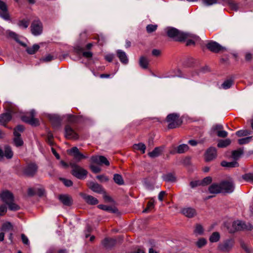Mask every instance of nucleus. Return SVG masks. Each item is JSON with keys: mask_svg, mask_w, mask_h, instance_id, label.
Masks as SVG:
<instances>
[{"mask_svg": "<svg viewBox=\"0 0 253 253\" xmlns=\"http://www.w3.org/2000/svg\"><path fill=\"white\" fill-rule=\"evenodd\" d=\"M65 135L67 138L76 139L78 135L74 129L69 126H66L65 128Z\"/></svg>", "mask_w": 253, "mask_h": 253, "instance_id": "obj_15", "label": "nucleus"}, {"mask_svg": "<svg viewBox=\"0 0 253 253\" xmlns=\"http://www.w3.org/2000/svg\"><path fill=\"white\" fill-rule=\"evenodd\" d=\"M207 47L211 51L214 52H218L223 49V47L215 42H209L207 44Z\"/></svg>", "mask_w": 253, "mask_h": 253, "instance_id": "obj_19", "label": "nucleus"}, {"mask_svg": "<svg viewBox=\"0 0 253 253\" xmlns=\"http://www.w3.org/2000/svg\"><path fill=\"white\" fill-rule=\"evenodd\" d=\"M233 229L230 232H234L236 231L241 230H251L253 228L250 223L246 224L244 222L241 220L234 221L232 223Z\"/></svg>", "mask_w": 253, "mask_h": 253, "instance_id": "obj_6", "label": "nucleus"}, {"mask_svg": "<svg viewBox=\"0 0 253 253\" xmlns=\"http://www.w3.org/2000/svg\"><path fill=\"white\" fill-rule=\"evenodd\" d=\"M234 244V240L232 239H228L218 245V249L220 251L224 252H227L230 251L233 248Z\"/></svg>", "mask_w": 253, "mask_h": 253, "instance_id": "obj_8", "label": "nucleus"}, {"mask_svg": "<svg viewBox=\"0 0 253 253\" xmlns=\"http://www.w3.org/2000/svg\"><path fill=\"white\" fill-rule=\"evenodd\" d=\"M252 139V136L247 137L245 138L239 139L238 140V143L240 145L245 144L250 142Z\"/></svg>", "mask_w": 253, "mask_h": 253, "instance_id": "obj_50", "label": "nucleus"}, {"mask_svg": "<svg viewBox=\"0 0 253 253\" xmlns=\"http://www.w3.org/2000/svg\"><path fill=\"white\" fill-rule=\"evenodd\" d=\"M233 84V81L232 80H227L224 81L221 84L223 89H226L231 87Z\"/></svg>", "mask_w": 253, "mask_h": 253, "instance_id": "obj_45", "label": "nucleus"}, {"mask_svg": "<svg viewBox=\"0 0 253 253\" xmlns=\"http://www.w3.org/2000/svg\"><path fill=\"white\" fill-rule=\"evenodd\" d=\"M14 138L13 141L16 146L19 147L23 145V141L20 137V134L16 131H14Z\"/></svg>", "mask_w": 253, "mask_h": 253, "instance_id": "obj_24", "label": "nucleus"}, {"mask_svg": "<svg viewBox=\"0 0 253 253\" xmlns=\"http://www.w3.org/2000/svg\"><path fill=\"white\" fill-rule=\"evenodd\" d=\"M208 191L210 194H213L214 195L209 196L207 199L212 198L215 195L217 194L220 193H222L220 183H212L209 187Z\"/></svg>", "mask_w": 253, "mask_h": 253, "instance_id": "obj_11", "label": "nucleus"}, {"mask_svg": "<svg viewBox=\"0 0 253 253\" xmlns=\"http://www.w3.org/2000/svg\"><path fill=\"white\" fill-rule=\"evenodd\" d=\"M81 196L84 200L85 202L88 204L95 205L98 203V200L91 195H89L86 194H82Z\"/></svg>", "mask_w": 253, "mask_h": 253, "instance_id": "obj_20", "label": "nucleus"}, {"mask_svg": "<svg viewBox=\"0 0 253 253\" xmlns=\"http://www.w3.org/2000/svg\"><path fill=\"white\" fill-rule=\"evenodd\" d=\"M7 211V207L4 205H1L0 206V215H3Z\"/></svg>", "mask_w": 253, "mask_h": 253, "instance_id": "obj_58", "label": "nucleus"}, {"mask_svg": "<svg viewBox=\"0 0 253 253\" xmlns=\"http://www.w3.org/2000/svg\"><path fill=\"white\" fill-rule=\"evenodd\" d=\"M6 112L0 115V125L6 126V124L11 119V114L15 112L16 107L9 102H6L4 104Z\"/></svg>", "mask_w": 253, "mask_h": 253, "instance_id": "obj_2", "label": "nucleus"}, {"mask_svg": "<svg viewBox=\"0 0 253 253\" xmlns=\"http://www.w3.org/2000/svg\"><path fill=\"white\" fill-rule=\"evenodd\" d=\"M74 156V158L75 159H76L78 161H80L82 159L86 158L87 157L84 155L83 154L81 153L80 152L78 154H77L75 155Z\"/></svg>", "mask_w": 253, "mask_h": 253, "instance_id": "obj_53", "label": "nucleus"}, {"mask_svg": "<svg viewBox=\"0 0 253 253\" xmlns=\"http://www.w3.org/2000/svg\"><path fill=\"white\" fill-rule=\"evenodd\" d=\"M99 209L104 211H108L110 212L115 213L117 211V210L110 206H107L104 205H99L98 206Z\"/></svg>", "mask_w": 253, "mask_h": 253, "instance_id": "obj_30", "label": "nucleus"}, {"mask_svg": "<svg viewBox=\"0 0 253 253\" xmlns=\"http://www.w3.org/2000/svg\"><path fill=\"white\" fill-rule=\"evenodd\" d=\"M189 147L187 144H183L177 147V152L179 154L183 153L187 151Z\"/></svg>", "mask_w": 253, "mask_h": 253, "instance_id": "obj_41", "label": "nucleus"}, {"mask_svg": "<svg viewBox=\"0 0 253 253\" xmlns=\"http://www.w3.org/2000/svg\"><path fill=\"white\" fill-rule=\"evenodd\" d=\"M75 51L77 54H80L83 53V55L87 58H91L92 56V53L90 51H83V49L80 47H77L75 48Z\"/></svg>", "mask_w": 253, "mask_h": 253, "instance_id": "obj_27", "label": "nucleus"}, {"mask_svg": "<svg viewBox=\"0 0 253 253\" xmlns=\"http://www.w3.org/2000/svg\"><path fill=\"white\" fill-rule=\"evenodd\" d=\"M70 152L73 155V156H74L75 155L80 153V151L79 150V149L77 147H73L70 150Z\"/></svg>", "mask_w": 253, "mask_h": 253, "instance_id": "obj_62", "label": "nucleus"}, {"mask_svg": "<svg viewBox=\"0 0 253 253\" xmlns=\"http://www.w3.org/2000/svg\"><path fill=\"white\" fill-rule=\"evenodd\" d=\"M207 243V241L206 239L201 238L198 240L196 242V245L199 248H201L205 246Z\"/></svg>", "mask_w": 253, "mask_h": 253, "instance_id": "obj_44", "label": "nucleus"}, {"mask_svg": "<svg viewBox=\"0 0 253 253\" xmlns=\"http://www.w3.org/2000/svg\"><path fill=\"white\" fill-rule=\"evenodd\" d=\"M59 199L64 205L67 206H70L73 203L72 198L67 195H60Z\"/></svg>", "mask_w": 253, "mask_h": 253, "instance_id": "obj_21", "label": "nucleus"}, {"mask_svg": "<svg viewBox=\"0 0 253 253\" xmlns=\"http://www.w3.org/2000/svg\"><path fill=\"white\" fill-rule=\"evenodd\" d=\"M216 157V149L214 147L209 148L205 154V160L207 162L212 161Z\"/></svg>", "mask_w": 253, "mask_h": 253, "instance_id": "obj_14", "label": "nucleus"}, {"mask_svg": "<svg viewBox=\"0 0 253 253\" xmlns=\"http://www.w3.org/2000/svg\"><path fill=\"white\" fill-rule=\"evenodd\" d=\"M113 179L116 183L119 185L124 184L123 178L121 175L119 174H115L114 175Z\"/></svg>", "mask_w": 253, "mask_h": 253, "instance_id": "obj_36", "label": "nucleus"}, {"mask_svg": "<svg viewBox=\"0 0 253 253\" xmlns=\"http://www.w3.org/2000/svg\"><path fill=\"white\" fill-rule=\"evenodd\" d=\"M64 185L67 187H69L72 185L73 182L71 180L66 179L65 178H61Z\"/></svg>", "mask_w": 253, "mask_h": 253, "instance_id": "obj_60", "label": "nucleus"}, {"mask_svg": "<svg viewBox=\"0 0 253 253\" xmlns=\"http://www.w3.org/2000/svg\"><path fill=\"white\" fill-rule=\"evenodd\" d=\"M29 25V21L25 20H21L18 23V25L19 26V27L22 29H26L27 28H28Z\"/></svg>", "mask_w": 253, "mask_h": 253, "instance_id": "obj_49", "label": "nucleus"}, {"mask_svg": "<svg viewBox=\"0 0 253 253\" xmlns=\"http://www.w3.org/2000/svg\"><path fill=\"white\" fill-rule=\"evenodd\" d=\"M163 180L166 182H174L176 181V178L174 174L168 173L164 174L162 176Z\"/></svg>", "mask_w": 253, "mask_h": 253, "instance_id": "obj_26", "label": "nucleus"}, {"mask_svg": "<svg viewBox=\"0 0 253 253\" xmlns=\"http://www.w3.org/2000/svg\"><path fill=\"white\" fill-rule=\"evenodd\" d=\"M222 4L224 5H228L231 9L237 11L239 9L238 4L236 3L233 0H224Z\"/></svg>", "mask_w": 253, "mask_h": 253, "instance_id": "obj_23", "label": "nucleus"}, {"mask_svg": "<svg viewBox=\"0 0 253 253\" xmlns=\"http://www.w3.org/2000/svg\"><path fill=\"white\" fill-rule=\"evenodd\" d=\"M223 126L221 125L220 124H217L212 126V129L214 131H218L221 129H222Z\"/></svg>", "mask_w": 253, "mask_h": 253, "instance_id": "obj_64", "label": "nucleus"}, {"mask_svg": "<svg viewBox=\"0 0 253 253\" xmlns=\"http://www.w3.org/2000/svg\"><path fill=\"white\" fill-rule=\"evenodd\" d=\"M117 54L120 61L122 63L126 64L128 63V60L125 52L122 50L119 49L117 51Z\"/></svg>", "mask_w": 253, "mask_h": 253, "instance_id": "obj_22", "label": "nucleus"}, {"mask_svg": "<svg viewBox=\"0 0 253 253\" xmlns=\"http://www.w3.org/2000/svg\"><path fill=\"white\" fill-rule=\"evenodd\" d=\"M54 59V57L52 55L50 54H48L43 58L42 60L45 62L50 61Z\"/></svg>", "mask_w": 253, "mask_h": 253, "instance_id": "obj_63", "label": "nucleus"}, {"mask_svg": "<svg viewBox=\"0 0 253 253\" xmlns=\"http://www.w3.org/2000/svg\"><path fill=\"white\" fill-rule=\"evenodd\" d=\"M220 238V234L217 232H214L212 233L209 238V240L211 243L218 242Z\"/></svg>", "mask_w": 253, "mask_h": 253, "instance_id": "obj_34", "label": "nucleus"}, {"mask_svg": "<svg viewBox=\"0 0 253 253\" xmlns=\"http://www.w3.org/2000/svg\"><path fill=\"white\" fill-rule=\"evenodd\" d=\"M148 60L146 58L143 56H142L140 58L139 65L142 68L144 69L147 68L148 67Z\"/></svg>", "mask_w": 253, "mask_h": 253, "instance_id": "obj_42", "label": "nucleus"}, {"mask_svg": "<svg viewBox=\"0 0 253 253\" xmlns=\"http://www.w3.org/2000/svg\"><path fill=\"white\" fill-rule=\"evenodd\" d=\"M91 160L92 163L102 165H105L106 166H109L110 163L107 158L103 156H94L91 158Z\"/></svg>", "mask_w": 253, "mask_h": 253, "instance_id": "obj_13", "label": "nucleus"}, {"mask_svg": "<svg viewBox=\"0 0 253 253\" xmlns=\"http://www.w3.org/2000/svg\"><path fill=\"white\" fill-rule=\"evenodd\" d=\"M243 154V150L241 148H239L236 150L233 151L232 157L234 160H237Z\"/></svg>", "mask_w": 253, "mask_h": 253, "instance_id": "obj_38", "label": "nucleus"}, {"mask_svg": "<svg viewBox=\"0 0 253 253\" xmlns=\"http://www.w3.org/2000/svg\"><path fill=\"white\" fill-rule=\"evenodd\" d=\"M38 167L35 164L27 165L24 169V173L28 176H33L37 172Z\"/></svg>", "mask_w": 253, "mask_h": 253, "instance_id": "obj_12", "label": "nucleus"}, {"mask_svg": "<svg viewBox=\"0 0 253 253\" xmlns=\"http://www.w3.org/2000/svg\"><path fill=\"white\" fill-rule=\"evenodd\" d=\"M242 178L247 181L253 183V173H246L242 176Z\"/></svg>", "mask_w": 253, "mask_h": 253, "instance_id": "obj_48", "label": "nucleus"}, {"mask_svg": "<svg viewBox=\"0 0 253 253\" xmlns=\"http://www.w3.org/2000/svg\"><path fill=\"white\" fill-rule=\"evenodd\" d=\"M224 0H202V4L205 6H210L218 3H222Z\"/></svg>", "mask_w": 253, "mask_h": 253, "instance_id": "obj_25", "label": "nucleus"}, {"mask_svg": "<svg viewBox=\"0 0 253 253\" xmlns=\"http://www.w3.org/2000/svg\"><path fill=\"white\" fill-rule=\"evenodd\" d=\"M116 243V240L113 239H105L103 242V245L106 248H109L114 246Z\"/></svg>", "mask_w": 253, "mask_h": 253, "instance_id": "obj_37", "label": "nucleus"}, {"mask_svg": "<svg viewBox=\"0 0 253 253\" xmlns=\"http://www.w3.org/2000/svg\"><path fill=\"white\" fill-rule=\"evenodd\" d=\"M167 121L169 123L168 127L169 128H175L182 123V121L179 118V115L175 113L169 114L167 116Z\"/></svg>", "mask_w": 253, "mask_h": 253, "instance_id": "obj_5", "label": "nucleus"}, {"mask_svg": "<svg viewBox=\"0 0 253 253\" xmlns=\"http://www.w3.org/2000/svg\"><path fill=\"white\" fill-rule=\"evenodd\" d=\"M158 26L156 24H149L146 26V31L148 33H151L156 30Z\"/></svg>", "mask_w": 253, "mask_h": 253, "instance_id": "obj_46", "label": "nucleus"}, {"mask_svg": "<svg viewBox=\"0 0 253 253\" xmlns=\"http://www.w3.org/2000/svg\"><path fill=\"white\" fill-rule=\"evenodd\" d=\"M13 226L9 222L4 223L1 227V230L3 232H8L12 230Z\"/></svg>", "mask_w": 253, "mask_h": 253, "instance_id": "obj_35", "label": "nucleus"}, {"mask_svg": "<svg viewBox=\"0 0 253 253\" xmlns=\"http://www.w3.org/2000/svg\"><path fill=\"white\" fill-rule=\"evenodd\" d=\"M221 165L222 167L227 168H235L238 166V163L236 161L228 162L226 161H223L221 162Z\"/></svg>", "mask_w": 253, "mask_h": 253, "instance_id": "obj_31", "label": "nucleus"}, {"mask_svg": "<svg viewBox=\"0 0 253 253\" xmlns=\"http://www.w3.org/2000/svg\"><path fill=\"white\" fill-rule=\"evenodd\" d=\"M42 24L39 20L33 21L31 25V31L33 35L35 36L40 35L42 32Z\"/></svg>", "mask_w": 253, "mask_h": 253, "instance_id": "obj_7", "label": "nucleus"}, {"mask_svg": "<svg viewBox=\"0 0 253 253\" xmlns=\"http://www.w3.org/2000/svg\"><path fill=\"white\" fill-rule=\"evenodd\" d=\"M40 48V46L38 44H35L31 47H27L26 51L29 54H35Z\"/></svg>", "mask_w": 253, "mask_h": 253, "instance_id": "obj_29", "label": "nucleus"}, {"mask_svg": "<svg viewBox=\"0 0 253 253\" xmlns=\"http://www.w3.org/2000/svg\"><path fill=\"white\" fill-rule=\"evenodd\" d=\"M133 148L135 150L140 151L142 153L144 154L146 150V146L144 144L142 143H139L138 144H135L133 145Z\"/></svg>", "mask_w": 253, "mask_h": 253, "instance_id": "obj_39", "label": "nucleus"}, {"mask_svg": "<svg viewBox=\"0 0 253 253\" xmlns=\"http://www.w3.org/2000/svg\"><path fill=\"white\" fill-rule=\"evenodd\" d=\"M0 9L1 12H0V16L4 19V20H9V15L7 12V6L5 2L0 0Z\"/></svg>", "mask_w": 253, "mask_h": 253, "instance_id": "obj_17", "label": "nucleus"}, {"mask_svg": "<svg viewBox=\"0 0 253 253\" xmlns=\"http://www.w3.org/2000/svg\"><path fill=\"white\" fill-rule=\"evenodd\" d=\"M231 143V140L229 139L225 140H220L219 141L217 146L219 148L225 147Z\"/></svg>", "mask_w": 253, "mask_h": 253, "instance_id": "obj_40", "label": "nucleus"}, {"mask_svg": "<svg viewBox=\"0 0 253 253\" xmlns=\"http://www.w3.org/2000/svg\"><path fill=\"white\" fill-rule=\"evenodd\" d=\"M90 168L92 171L95 173L99 172L101 170V169L97 166L92 165L90 166Z\"/></svg>", "mask_w": 253, "mask_h": 253, "instance_id": "obj_57", "label": "nucleus"}, {"mask_svg": "<svg viewBox=\"0 0 253 253\" xmlns=\"http://www.w3.org/2000/svg\"><path fill=\"white\" fill-rule=\"evenodd\" d=\"M181 213L184 216L188 218H192L197 214L196 210L190 207H186L182 209L181 210Z\"/></svg>", "mask_w": 253, "mask_h": 253, "instance_id": "obj_18", "label": "nucleus"}, {"mask_svg": "<svg viewBox=\"0 0 253 253\" xmlns=\"http://www.w3.org/2000/svg\"><path fill=\"white\" fill-rule=\"evenodd\" d=\"M30 117L27 116L22 117V120L23 122L27 123L32 126H37L39 125V120L34 118V116L36 114V111L35 110H32L30 112Z\"/></svg>", "mask_w": 253, "mask_h": 253, "instance_id": "obj_10", "label": "nucleus"}, {"mask_svg": "<svg viewBox=\"0 0 253 253\" xmlns=\"http://www.w3.org/2000/svg\"><path fill=\"white\" fill-rule=\"evenodd\" d=\"M154 204L152 202H149L147 204V207L143 211V212H148L149 210L154 207Z\"/></svg>", "mask_w": 253, "mask_h": 253, "instance_id": "obj_55", "label": "nucleus"}, {"mask_svg": "<svg viewBox=\"0 0 253 253\" xmlns=\"http://www.w3.org/2000/svg\"><path fill=\"white\" fill-rule=\"evenodd\" d=\"M217 135L218 137L224 138L226 137L227 136L228 133L227 131L221 129L220 130L217 131Z\"/></svg>", "mask_w": 253, "mask_h": 253, "instance_id": "obj_54", "label": "nucleus"}, {"mask_svg": "<svg viewBox=\"0 0 253 253\" xmlns=\"http://www.w3.org/2000/svg\"><path fill=\"white\" fill-rule=\"evenodd\" d=\"M49 119L52 123L57 124V125L60 123V120L59 118L55 115H50Z\"/></svg>", "mask_w": 253, "mask_h": 253, "instance_id": "obj_52", "label": "nucleus"}, {"mask_svg": "<svg viewBox=\"0 0 253 253\" xmlns=\"http://www.w3.org/2000/svg\"><path fill=\"white\" fill-rule=\"evenodd\" d=\"M72 167V174L80 179H84L86 177L87 171L83 168L76 165L71 164Z\"/></svg>", "mask_w": 253, "mask_h": 253, "instance_id": "obj_4", "label": "nucleus"}, {"mask_svg": "<svg viewBox=\"0 0 253 253\" xmlns=\"http://www.w3.org/2000/svg\"><path fill=\"white\" fill-rule=\"evenodd\" d=\"M8 35L10 37L12 38L14 40H15L16 42L19 43L21 45H22L24 47H26V46H27L26 44L25 43H24V42H21L19 40V37L15 33L9 31L8 32Z\"/></svg>", "mask_w": 253, "mask_h": 253, "instance_id": "obj_32", "label": "nucleus"}, {"mask_svg": "<svg viewBox=\"0 0 253 253\" xmlns=\"http://www.w3.org/2000/svg\"><path fill=\"white\" fill-rule=\"evenodd\" d=\"M96 178L101 181H107L109 180V178L104 175H97Z\"/></svg>", "mask_w": 253, "mask_h": 253, "instance_id": "obj_61", "label": "nucleus"}, {"mask_svg": "<svg viewBox=\"0 0 253 253\" xmlns=\"http://www.w3.org/2000/svg\"><path fill=\"white\" fill-rule=\"evenodd\" d=\"M4 156L7 159H11L13 157V153L10 147L6 146L4 150Z\"/></svg>", "mask_w": 253, "mask_h": 253, "instance_id": "obj_43", "label": "nucleus"}, {"mask_svg": "<svg viewBox=\"0 0 253 253\" xmlns=\"http://www.w3.org/2000/svg\"><path fill=\"white\" fill-rule=\"evenodd\" d=\"M190 185L191 188H194L196 187L201 186V181L200 180H197V181H192L190 183Z\"/></svg>", "mask_w": 253, "mask_h": 253, "instance_id": "obj_56", "label": "nucleus"}, {"mask_svg": "<svg viewBox=\"0 0 253 253\" xmlns=\"http://www.w3.org/2000/svg\"><path fill=\"white\" fill-rule=\"evenodd\" d=\"M87 185L89 188L94 192L99 194L104 193V189L102 187L97 183L90 181L88 183Z\"/></svg>", "mask_w": 253, "mask_h": 253, "instance_id": "obj_16", "label": "nucleus"}, {"mask_svg": "<svg viewBox=\"0 0 253 253\" xmlns=\"http://www.w3.org/2000/svg\"><path fill=\"white\" fill-rule=\"evenodd\" d=\"M21 236L23 243L26 245H29V241L28 237L24 234H22Z\"/></svg>", "mask_w": 253, "mask_h": 253, "instance_id": "obj_59", "label": "nucleus"}, {"mask_svg": "<svg viewBox=\"0 0 253 253\" xmlns=\"http://www.w3.org/2000/svg\"><path fill=\"white\" fill-rule=\"evenodd\" d=\"M162 152V149L159 147L155 148L152 152L148 153V155L151 158H155L159 156Z\"/></svg>", "mask_w": 253, "mask_h": 253, "instance_id": "obj_33", "label": "nucleus"}, {"mask_svg": "<svg viewBox=\"0 0 253 253\" xmlns=\"http://www.w3.org/2000/svg\"><path fill=\"white\" fill-rule=\"evenodd\" d=\"M220 183L222 192L231 193L234 190V184L232 181L224 180Z\"/></svg>", "mask_w": 253, "mask_h": 253, "instance_id": "obj_9", "label": "nucleus"}, {"mask_svg": "<svg viewBox=\"0 0 253 253\" xmlns=\"http://www.w3.org/2000/svg\"><path fill=\"white\" fill-rule=\"evenodd\" d=\"M168 36L177 41H182L189 38H196L193 34L182 32L173 27H167L165 29Z\"/></svg>", "mask_w": 253, "mask_h": 253, "instance_id": "obj_1", "label": "nucleus"}, {"mask_svg": "<svg viewBox=\"0 0 253 253\" xmlns=\"http://www.w3.org/2000/svg\"><path fill=\"white\" fill-rule=\"evenodd\" d=\"M236 135L239 137L247 136L250 134V131L247 130H240L236 132Z\"/></svg>", "mask_w": 253, "mask_h": 253, "instance_id": "obj_51", "label": "nucleus"}, {"mask_svg": "<svg viewBox=\"0 0 253 253\" xmlns=\"http://www.w3.org/2000/svg\"><path fill=\"white\" fill-rule=\"evenodd\" d=\"M1 201L5 203L11 211H17L19 207L14 202V197L12 194L8 191L2 192L0 194Z\"/></svg>", "mask_w": 253, "mask_h": 253, "instance_id": "obj_3", "label": "nucleus"}, {"mask_svg": "<svg viewBox=\"0 0 253 253\" xmlns=\"http://www.w3.org/2000/svg\"><path fill=\"white\" fill-rule=\"evenodd\" d=\"M204 233L203 226L200 224H197L194 230V233L196 236L203 235Z\"/></svg>", "mask_w": 253, "mask_h": 253, "instance_id": "obj_28", "label": "nucleus"}, {"mask_svg": "<svg viewBox=\"0 0 253 253\" xmlns=\"http://www.w3.org/2000/svg\"><path fill=\"white\" fill-rule=\"evenodd\" d=\"M202 186H206L210 184L212 181V178L211 176H207L202 180H200Z\"/></svg>", "mask_w": 253, "mask_h": 253, "instance_id": "obj_47", "label": "nucleus"}]
</instances>
